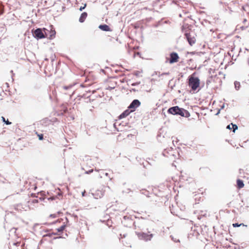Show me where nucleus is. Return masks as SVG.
Instances as JSON below:
<instances>
[{
  "label": "nucleus",
  "mask_w": 249,
  "mask_h": 249,
  "mask_svg": "<svg viewBox=\"0 0 249 249\" xmlns=\"http://www.w3.org/2000/svg\"><path fill=\"white\" fill-rule=\"evenodd\" d=\"M98 28L101 30L102 31H106V32H108V31H112V29L110 28V27L107 25V24H100Z\"/></svg>",
  "instance_id": "11"
},
{
  "label": "nucleus",
  "mask_w": 249,
  "mask_h": 249,
  "mask_svg": "<svg viewBox=\"0 0 249 249\" xmlns=\"http://www.w3.org/2000/svg\"><path fill=\"white\" fill-rule=\"evenodd\" d=\"M33 36L37 40L45 38L43 33V29L37 28L36 29H32L31 31Z\"/></svg>",
  "instance_id": "5"
},
{
  "label": "nucleus",
  "mask_w": 249,
  "mask_h": 249,
  "mask_svg": "<svg viewBox=\"0 0 249 249\" xmlns=\"http://www.w3.org/2000/svg\"><path fill=\"white\" fill-rule=\"evenodd\" d=\"M170 196H168V195H166L165 196H164V198L167 199V200H169V198Z\"/></svg>",
  "instance_id": "45"
},
{
  "label": "nucleus",
  "mask_w": 249,
  "mask_h": 249,
  "mask_svg": "<svg viewBox=\"0 0 249 249\" xmlns=\"http://www.w3.org/2000/svg\"><path fill=\"white\" fill-rule=\"evenodd\" d=\"M22 209H23L21 204H18L15 206V209L17 211H21Z\"/></svg>",
  "instance_id": "23"
},
{
  "label": "nucleus",
  "mask_w": 249,
  "mask_h": 249,
  "mask_svg": "<svg viewBox=\"0 0 249 249\" xmlns=\"http://www.w3.org/2000/svg\"><path fill=\"white\" fill-rule=\"evenodd\" d=\"M43 29L45 38H47L50 40H52L55 37L56 32L53 26L50 25L48 28H43Z\"/></svg>",
  "instance_id": "2"
},
{
  "label": "nucleus",
  "mask_w": 249,
  "mask_h": 249,
  "mask_svg": "<svg viewBox=\"0 0 249 249\" xmlns=\"http://www.w3.org/2000/svg\"><path fill=\"white\" fill-rule=\"evenodd\" d=\"M167 112H168L169 114H171V107H170L167 109Z\"/></svg>",
  "instance_id": "37"
},
{
  "label": "nucleus",
  "mask_w": 249,
  "mask_h": 249,
  "mask_svg": "<svg viewBox=\"0 0 249 249\" xmlns=\"http://www.w3.org/2000/svg\"><path fill=\"white\" fill-rule=\"evenodd\" d=\"M45 192L44 191H40L39 194L41 195V196H42V197H39V199L41 200V201H42V200H44V198L43 197V196L45 195Z\"/></svg>",
  "instance_id": "27"
},
{
  "label": "nucleus",
  "mask_w": 249,
  "mask_h": 249,
  "mask_svg": "<svg viewBox=\"0 0 249 249\" xmlns=\"http://www.w3.org/2000/svg\"><path fill=\"white\" fill-rule=\"evenodd\" d=\"M51 230H49V229H47L45 231V232H48Z\"/></svg>",
  "instance_id": "49"
},
{
  "label": "nucleus",
  "mask_w": 249,
  "mask_h": 249,
  "mask_svg": "<svg viewBox=\"0 0 249 249\" xmlns=\"http://www.w3.org/2000/svg\"><path fill=\"white\" fill-rule=\"evenodd\" d=\"M96 171L97 172H100L99 174V177L100 178H103V175H105L106 176V177H108V173H104V171L103 170H96Z\"/></svg>",
  "instance_id": "19"
},
{
  "label": "nucleus",
  "mask_w": 249,
  "mask_h": 249,
  "mask_svg": "<svg viewBox=\"0 0 249 249\" xmlns=\"http://www.w3.org/2000/svg\"><path fill=\"white\" fill-rule=\"evenodd\" d=\"M166 201L164 202V204H165V205H166Z\"/></svg>",
  "instance_id": "61"
},
{
  "label": "nucleus",
  "mask_w": 249,
  "mask_h": 249,
  "mask_svg": "<svg viewBox=\"0 0 249 249\" xmlns=\"http://www.w3.org/2000/svg\"><path fill=\"white\" fill-rule=\"evenodd\" d=\"M73 87L72 85H70L69 86H64L63 88L65 89H70L72 87Z\"/></svg>",
  "instance_id": "29"
},
{
  "label": "nucleus",
  "mask_w": 249,
  "mask_h": 249,
  "mask_svg": "<svg viewBox=\"0 0 249 249\" xmlns=\"http://www.w3.org/2000/svg\"><path fill=\"white\" fill-rule=\"evenodd\" d=\"M244 186V184L243 183V180L238 179L237 180V187L239 189H240L243 188Z\"/></svg>",
  "instance_id": "16"
},
{
  "label": "nucleus",
  "mask_w": 249,
  "mask_h": 249,
  "mask_svg": "<svg viewBox=\"0 0 249 249\" xmlns=\"http://www.w3.org/2000/svg\"><path fill=\"white\" fill-rule=\"evenodd\" d=\"M48 200H53L55 199V197H50L49 198H48Z\"/></svg>",
  "instance_id": "39"
},
{
  "label": "nucleus",
  "mask_w": 249,
  "mask_h": 249,
  "mask_svg": "<svg viewBox=\"0 0 249 249\" xmlns=\"http://www.w3.org/2000/svg\"><path fill=\"white\" fill-rule=\"evenodd\" d=\"M58 221V220H56L55 222H54V223H55Z\"/></svg>",
  "instance_id": "55"
},
{
  "label": "nucleus",
  "mask_w": 249,
  "mask_h": 249,
  "mask_svg": "<svg viewBox=\"0 0 249 249\" xmlns=\"http://www.w3.org/2000/svg\"><path fill=\"white\" fill-rule=\"evenodd\" d=\"M227 128L229 129H233V132H234L237 129L238 127L236 124H231L228 125L227 126Z\"/></svg>",
  "instance_id": "18"
},
{
  "label": "nucleus",
  "mask_w": 249,
  "mask_h": 249,
  "mask_svg": "<svg viewBox=\"0 0 249 249\" xmlns=\"http://www.w3.org/2000/svg\"><path fill=\"white\" fill-rule=\"evenodd\" d=\"M141 219H144V218L143 217H142H142H141Z\"/></svg>",
  "instance_id": "60"
},
{
  "label": "nucleus",
  "mask_w": 249,
  "mask_h": 249,
  "mask_svg": "<svg viewBox=\"0 0 249 249\" xmlns=\"http://www.w3.org/2000/svg\"><path fill=\"white\" fill-rule=\"evenodd\" d=\"M1 118V121H2V122L4 123L5 124H6L7 125H10L12 124V123L11 122L9 121V120L8 119L7 120H6L5 118L3 116H2Z\"/></svg>",
  "instance_id": "22"
},
{
  "label": "nucleus",
  "mask_w": 249,
  "mask_h": 249,
  "mask_svg": "<svg viewBox=\"0 0 249 249\" xmlns=\"http://www.w3.org/2000/svg\"><path fill=\"white\" fill-rule=\"evenodd\" d=\"M89 93H90V90H89V91L87 92V93H84L83 95L79 96L81 98H89L90 96V95H89L88 94Z\"/></svg>",
  "instance_id": "21"
},
{
  "label": "nucleus",
  "mask_w": 249,
  "mask_h": 249,
  "mask_svg": "<svg viewBox=\"0 0 249 249\" xmlns=\"http://www.w3.org/2000/svg\"><path fill=\"white\" fill-rule=\"evenodd\" d=\"M31 196H33V197H36V194H34L33 193L31 194Z\"/></svg>",
  "instance_id": "51"
},
{
  "label": "nucleus",
  "mask_w": 249,
  "mask_h": 249,
  "mask_svg": "<svg viewBox=\"0 0 249 249\" xmlns=\"http://www.w3.org/2000/svg\"><path fill=\"white\" fill-rule=\"evenodd\" d=\"M167 182L166 183V186H167V188H168V190L170 191V185L168 183V180L166 181Z\"/></svg>",
  "instance_id": "34"
},
{
  "label": "nucleus",
  "mask_w": 249,
  "mask_h": 249,
  "mask_svg": "<svg viewBox=\"0 0 249 249\" xmlns=\"http://www.w3.org/2000/svg\"><path fill=\"white\" fill-rule=\"evenodd\" d=\"M114 89V87H108L107 89L109 90H111L112 89Z\"/></svg>",
  "instance_id": "41"
},
{
  "label": "nucleus",
  "mask_w": 249,
  "mask_h": 249,
  "mask_svg": "<svg viewBox=\"0 0 249 249\" xmlns=\"http://www.w3.org/2000/svg\"><path fill=\"white\" fill-rule=\"evenodd\" d=\"M88 16V14L86 12H83L79 18V21L80 23H83L85 21L86 18H87Z\"/></svg>",
  "instance_id": "12"
},
{
  "label": "nucleus",
  "mask_w": 249,
  "mask_h": 249,
  "mask_svg": "<svg viewBox=\"0 0 249 249\" xmlns=\"http://www.w3.org/2000/svg\"><path fill=\"white\" fill-rule=\"evenodd\" d=\"M52 236H53L51 234V232H48V233H46V234L43 235V237H52Z\"/></svg>",
  "instance_id": "30"
},
{
  "label": "nucleus",
  "mask_w": 249,
  "mask_h": 249,
  "mask_svg": "<svg viewBox=\"0 0 249 249\" xmlns=\"http://www.w3.org/2000/svg\"><path fill=\"white\" fill-rule=\"evenodd\" d=\"M169 209H170V211L171 212V207L170 206V205L169 206Z\"/></svg>",
  "instance_id": "53"
},
{
  "label": "nucleus",
  "mask_w": 249,
  "mask_h": 249,
  "mask_svg": "<svg viewBox=\"0 0 249 249\" xmlns=\"http://www.w3.org/2000/svg\"><path fill=\"white\" fill-rule=\"evenodd\" d=\"M50 216L52 218H55L56 217V215L55 214H51Z\"/></svg>",
  "instance_id": "40"
},
{
  "label": "nucleus",
  "mask_w": 249,
  "mask_h": 249,
  "mask_svg": "<svg viewBox=\"0 0 249 249\" xmlns=\"http://www.w3.org/2000/svg\"><path fill=\"white\" fill-rule=\"evenodd\" d=\"M179 58V56L177 53H172V63L178 62Z\"/></svg>",
  "instance_id": "15"
},
{
  "label": "nucleus",
  "mask_w": 249,
  "mask_h": 249,
  "mask_svg": "<svg viewBox=\"0 0 249 249\" xmlns=\"http://www.w3.org/2000/svg\"><path fill=\"white\" fill-rule=\"evenodd\" d=\"M139 73L140 72L139 71H137L136 72H135V75L137 76H139Z\"/></svg>",
  "instance_id": "42"
},
{
  "label": "nucleus",
  "mask_w": 249,
  "mask_h": 249,
  "mask_svg": "<svg viewBox=\"0 0 249 249\" xmlns=\"http://www.w3.org/2000/svg\"><path fill=\"white\" fill-rule=\"evenodd\" d=\"M33 203H38V199H34L32 200Z\"/></svg>",
  "instance_id": "36"
},
{
  "label": "nucleus",
  "mask_w": 249,
  "mask_h": 249,
  "mask_svg": "<svg viewBox=\"0 0 249 249\" xmlns=\"http://www.w3.org/2000/svg\"><path fill=\"white\" fill-rule=\"evenodd\" d=\"M141 103L138 99H134L131 102L127 107L133 112L141 106Z\"/></svg>",
  "instance_id": "8"
},
{
  "label": "nucleus",
  "mask_w": 249,
  "mask_h": 249,
  "mask_svg": "<svg viewBox=\"0 0 249 249\" xmlns=\"http://www.w3.org/2000/svg\"><path fill=\"white\" fill-rule=\"evenodd\" d=\"M65 219H66L67 223L69 222V219L67 217H65Z\"/></svg>",
  "instance_id": "48"
},
{
  "label": "nucleus",
  "mask_w": 249,
  "mask_h": 249,
  "mask_svg": "<svg viewBox=\"0 0 249 249\" xmlns=\"http://www.w3.org/2000/svg\"><path fill=\"white\" fill-rule=\"evenodd\" d=\"M184 35L189 44L191 46H193L196 42V35L195 32L189 29L184 31Z\"/></svg>",
  "instance_id": "3"
},
{
  "label": "nucleus",
  "mask_w": 249,
  "mask_h": 249,
  "mask_svg": "<svg viewBox=\"0 0 249 249\" xmlns=\"http://www.w3.org/2000/svg\"><path fill=\"white\" fill-rule=\"evenodd\" d=\"M166 135V133H165V134H164V135H162V137H163V138H165V135Z\"/></svg>",
  "instance_id": "52"
},
{
  "label": "nucleus",
  "mask_w": 249,
  "mask_h": 249,
  "mask_svg": "<svg viewBox=\"0 0 249 249\" xmlns=\"http://www.w3.org/2000/svg\"><path fill=\"white\" fill-rule=\"evenodd\" d=\"M10 72L12 73V81H14V79L13 78V76L15 75V74L13 72V70H11L10 71Z\"/></svg>",
  "instance_id": "38"
},
{
  "label": "nucleus",
  "mask_w": 249,
  "mask_h": 249,
  "mask_svg": "<svg viewBox=\"0 0 249 249\" xmlns=\"http://www.w3.org/2000/svg\"><path fill=\"white\" fill-rule=\"evenodd\" d=\"M172 114L179 115L182 117L188 118L190 116V113L182 108H179L178 106L172 107Z\"/></svg>",
  "instance_id": "4"
},
{
  "label": "nucleus",
  "mask_w": 249,
  "mask_h": 249,
  "mask_svg": "<svg viewBox=\"0 0 249 249\" xmlns=\"http://www.w3.org/2000/svg\"><path fill=\"white\" fill-rule=\"evenodd\" d=\"M136 234L140 240H143L145 241H150L153 236V234L148 233H145L144 232H138L136 231Z\"/></svg>",
  "instance_id": "6"
},
{
  "label": "nucleus",
  "mask_w": 249,
  "mask_h": 249,
  "mask_svg": "<svg viewBox=\"0 0 249 249\" xmlns=\"http://www.w3.org/2000/svg\"><path fill=\"white\" fill-rule=\"evenodd\" d=\"M87 6V4L86 3H85L84 4L83 6H81L80 8H79V10L80 11H82L84 9H85V8Z\"/></svg>",
  "instance_id": "28"
},
{
  "label": "nucleus",
  "mask_w": 249,
  "mask_h": 249,
  "mask_svg": "<svg viewBox=\"0 0 249 249\" xmlns=\"http://www.w3.org/2000/svg\"><path fill=\"white\" fill-rule=\"evenodd\" d=\"M36 134H37L38 137V139L40 140V141H42L44 139V135L43 134H42V133H38L37 132H36Z\"/></svg>",
  "instance_id": "24"
},
{
  "label": "nucleus",
  "mask_w": 249,
  "mask_h": 249,
  "mask_svg": "<svg viewBox=\"0 0 249 249\" xmlns=\"http://www.w3.org/2000/svg\"><path fill=\"white\" fill-rule=\"evenodd\" d=\"M163 74H165V73H164ZM166 74H168V73H166Z\"/></svg>",
  "instance_id": "62"
},
{
  "label": "nucleus",
  "mask_w": 249,
  "mask_h": 249,
  "mask_svg": "<svg viewBox=\"0 0 249 249\" xmlns=\"http://www.w3.org/2000/svg\"><path fill=\"white\" fill-rule=\"evenodd\" d=\"M82 196H84V192H82Z\"/></svg>",
  "instance_id": "58"
},
{
  "label": "nucleus",
  "mask_w": 249,
  "mask_h": 249,
  "mask_svg": "<svg viewBox=\"0 0 249 249\" xmlns=\"http://www.w3.org/2000/svg\"><path fill=\"white\" fill-rule=\"evenodd\" d=\"M130 92H132V91H138L137 90H136L134 88H133V89H131L130 90Z\"/></svg>",
  "instance_id": "43"
},
{
  "label": "nucleus",
  "mask_w": 249,
  "mask_h": 249,
  "mask_svg": "<svg viewBox=\"0 0 249 249\" xmlns=\"http://www.w3.org/2000/svg\"><path fill=\"white\" fill-rule=\"evenodd\" d=\"M170 151L171 150L169 148L164 149V150L162 151V155L164 157L169 158V156L171 155L170 153Z\"/></svg>",
  "instance_id": "14"
},
{
  "label": "nucleus",
  "mask_w": 249,
  "mask_h": 249,
  "mask_svg": "<svg viewBox=\"0 0 249 249\" xmlns=\"http://www.w3.org/2000/svg\"><path fill=\"white\" fill-rule=\"evenodd\" d=\"M65 8V6H63V9L64 10Z\"/></svg>",
  "instance_id": "57"
},
{
  "label": "nucleus",
  "mask_w": 249,
  "mask_h": 249,
  "mask_svg": "<svg viewBox=\"0 0 249 249\" xmlns=\"http://www.w3.org/2000/svg\"><path fill=\"white\" fill-rule=\"evenodd\" d=\"M167 21H168L167 20H165V21H163L162 20H161V21H159V25H160V24H161L163 22H164V23H167Z\"/></svg>",
  "instance_id": "35"
},
{
  "label": "nucleus",
  "mask_w": 249,
  "mask_h": 249,
  "mask_svg": "<svg viewBox=\"0 0 249 249\" xmlns=\"http://www.w3.org/2000/svg\"><path fill=\"white\" fill-rule=\"evenodd\" d=\"M93 172V169H91L88 171H86L85 172V174H90V173H92Z\"/></svg>",
  "instance_id": "32"
},
{
  "label": "nucleus",
  "mask_w": 249,
  "mask_h": 249,
  "mask_svg": "<svg viewBox=\"0 0 249 249\" xmlns=\"http://www.w3.org/2000/svg\"><path fill=\"white\" fill-rule=\"evenodd\" d=\"M174 241L176 242H179V240L175 239V240H174Z\"/></svg>",
  "instance_id": "47"
},
{
  "label": "nucleus",
  "mask_w": 249,
  "mask_h": 249,
  "mask_svg": "<svg viewBox=\"0 0 249 249\" xmlns=\"http://www.w3.org/2000/svg\"><path fill=\"white\" fill-rule=\"evenodd\" d=\"M67 225L66 224H63L62 226H61L58 228L56 229L57 232L62 233L65 230V228Z\"/></svg>",
  "instance_id": "17"
},
{
  "label": "nucleus",
  "mask_w": 249,
  "mask_h": 249,
  "mask_svg": "<svg viewBox=\"0 0 249 249\" xmlns=\"http://www.w3.org/2000/svg\"><path fill=\"white\" fill-rule=\"evenodd\" d=\"M51 234H52V236L58 234L57 232H51Z\"/></svg>",
  "instance_id": "44"
},
{
  "label": "nucleus",
  "mask_w": 249,
  "mask_h": 249,
  "mask_svg": "<svg viewBox=\"0 0 249 249\" xmlns=\"http://www.w3.org/2000/svg\"><path fill=\"white\" fill-rule=\"evenodd\" d=\"M54 58H52V61H54Z\"/></svg>",
  "instance_id": "56"
},
{
  "label": "nucleus",
  "mask_w": 249,
  "mask_h": 249,
  "mask_svg": "<svg viewBox=\"0 0 249 249\" xmlns=\"http://www.w3.org/2000/svg\"><path fill=\"white\" fill-rule=\"evenodd\" d=\"M209 82V81H207V84H208V82Z\"/></svg>",
  "instance_id": "59"
},
{
  "label": "nucleus",
  "mask_w": 249,
  "mask_h": 249,
  "mask_svg": "<svg viewBox=\"0 0 249 249\" xmlns=\"http://www.w3.org/2000/svg\"><path fill=\"white\" fill-rule=\"evenodd\" d=\"M195 73H194L188 78V85L192 90H196L199 87L200 80L198 77L194 76Z\"/></svg>",
  "instance_id": "1"
},
{
  "label": "nucleus",
  "mask_w": 249,
  "mask_h": 249,
  "mask_svg": "<svg viewBox=\"0 0 249 249\" xmlns=\"http://www.w3.org/2000/svg\"><path fill=\"white\" fill-rule=\"evenodd\" d=\"M124 237H125V234H124Z\"/></svg>",
  "instance_id": "63"
},
{
  "label": "nucleus",
  "mask_w": 249,
  "mask_h": 249,
  "mask_svg": "<svg viewBox=\"0 0 249 249\" xmlns=\"http://www.w3.org/2000/svg\"><path fill=\"white\" fill-rule=\"evenodd\" d=\"M136 54H137V55H139V56H140L141 53H139V52H137V53H136Z\"/></svg>",
  "instance_id": "50"
},
{
  "label": "nucleus",
  "mask_w": 249,
  "mask_h": 249,
  "mask_svg": "<svg viewBox=\"0 0 249 249\" xmlns=\"http://www.w3.org/2000/svg\"><path fill=\"white\" fill-rule=\"evenodd\" d=\"M105 191H103V190H97L95 191V193H92V196L95 199H98L99 198H101L104 195Z\"/></svg>",
  "instance_id": "9"
},
{
  "label": "nucleus",
  "mask_w": 249,
  "mask_h": 249,
  "mask_svg": "<svg viewBox=\"0 0 249 249\" xmlns=\"http://www.w3.org/2000/svg\"><path fill=\"white\" fill-rule=\"evenodd\" d=\"M234 86H235V89L238 90L240 88V83L239 82H234Z\"/></svg>",
  "instance_id": "26"
},
{
  "label": "nucleus",
  "mask_w": 249,
  "mask_h": 249,
  "mask_svg": "<svg viewBox=\"0 0 249 249\" xmlns=\"http://www.w3.org/2000/svg\"><path fill=\"white\" fill-rule=\"evenodd\" d=\"M122 223L125 227L131 228L134 225L135 222L133 221L131 216L125 215L123 217Z\"/></svg>",
  "instance_id": "7"
},
{
  "label": "nucleus",
  "mask_w": 249,
  "mask_h": 249,
  "mask_svg": "<svg viewBox=\"0 0 249 249\" xmlns=\"http://www.w3.org/2000/svg\"><path fill=\"white\" fill-rule=\"evenodd\" d=\"M166 61L165 63H169L171 64V51L168 50V52L165 54Z\"/></svg>",
  "instance_id": "13"
},
{
  "label": "nucleus",
  "mask_w": 249,
  "mask_h": 249,
  "mask_svg": "<svg viewBox=\"0 0 249 249\" xmlns=\"http://www.w3.org/2000/svg\"><path fill=\"white\" fill-rule=\"evenodd\" d=\"M62 238V237H61V236H57V237H53V239H59V238Z\"/></svg>",
  "instance_id": "46"
},
{
  "label": "nucleus",
  "mask_w": 249,
  "mask_h": 249,
  "mask_svg": "<svg viewBox=\"0 0 249 249\" xmlns=\"http://www.w3.org/2000/svg\"><path fill=\"white\" fill-rule=\"evenodd\" d=\"M100 221L102 222H106V224L109 226V222H110L109 220H108L107 221H106V220H104V221H102V220H100Z\"/></svg>",
  "instance_id": "33"
},
{
  "label": "nucleus",
  "mask_w": 249,
  "mask_h": 249,
  "mask_svg": "<svg viewBox=\"0 0 249 249\" xmlns=\"http://www.w3.org/2000/svg\"><path fill=\"white\" fill-rule=\"evenodd\" d=\"M171 82V80H169V83H168V84H169V85L170 84V82Z\"/></svg>",
  "instance_id": "54"
},
{
  "label": "nucleus",
  "mask_w": 249,
  "mask_h": 249,
  "mask_svg": "<svg viewBox=\"0 0 249 249\" xmlns=\"http://www.w3.org/2000/svg\"><path fill=\"white\" fill-rule=\"evenodd\" d=\"M132 111L129 109V108H127L125 110H124L118 117L119 119H122L128 116L131 113Z\"/></svg>",
  "instance_id": "10"
},
{
  "label": "nucleus",
  "mask_w": 249,
  "mask_h": 249,
  "mask_svg": "<svg viewBox=\"0 0 249 249\" xmlns=\"http://www.w3.org/2000/svg\"><path fill=\"white\" fill-rule=\"evenodd\" d=\"M165 127H162V128L160 129V131L159 132V133H158V135H157V138H158V140H159V141H161V140H160V139H159L161 137V133H162V132H163V131L165 130Z\"/></svg>",
  "instance_id": "20"
},
{
  "label": "nucleus",
  "mask_w": 249,
  "mask_h": 249,
  "mask_svg": "<svg viewBox=\"0 0 249 249\" xmlns=\"http://www.w3.org/2000/svg\"><path fill=\"white\" fill-rule=\"evenodd\" d=\"M241 226H246V227L247 226V225H244L243 223H241V224H239L238 223H233V224H232V226L234 228L238 227H240Z\"/></svg>",
  "instance_id": "25"
},
{
  "label": "nucleus",
  "mask_w": 249,
  "mask_h": 249,
  "mask_svg": "<svg viewBox=\"0 0 249 249\" xmlns=\"http://www.w3.org/2000/svg\"><path fill=\"white\" fill-rule=\"evenodd\" d=\"M141 83V82L139 81V82H134V83H133L131 84V85L132 86H138L139 85V84H140Z\"/></svg>",
  "instance_id": "31"
}]
</instances>
